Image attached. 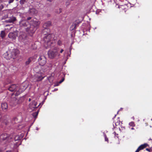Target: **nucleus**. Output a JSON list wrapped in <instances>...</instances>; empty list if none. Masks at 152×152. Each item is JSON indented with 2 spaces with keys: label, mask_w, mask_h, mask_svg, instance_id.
Returning a JSON list of instances; mask_svg holds the SVG:
<instances>
[{
  "label": "nucleus",
  "mask_w": 152,
  "mask_h": 152,
  "mask_svg": "<svg viewBox=\"0 0 152 152\" xmlns=\"http://www.w3.org/2000/svg\"><path fill=\"white\" fill-rule=\"evenodd\" d=\"M116 115H115V117Z\"/></svg>",
  "instance_id": "nucleus-53"
},
{
  "label": "nucleus",
  "mask_w": 152,
  "mask_h": 152,
  "mask_svg": "<svg viewBox=\"0 0 152 152\" xmlns=\"http://www.w3.org/2000/svg\"><path fill=\"white\" fill-rule=\"evenodd\" d=\"M28 13L31 15H33L37 13V10L34 8L30 9Z\"/></svg>",
  "instance_id": "nucleus-14"
},
{
  "label": "nucleus",
  "mask_w": 152,
  "mask_h": 152,
  "mask_svg": "<svg viewBox=\"0 0 152 152\" xmlns=\"http://www.w3.org/2000/svg\"><path fill=\"white\" fill-rule=\"evenodd\" d=\"M19 53L20 51L18 49H13L7 51L4 54V55L7 59H10L11 58L15 59L18 56Z\"/></svg>",
  "instance_id": "nucleus-2"
},
{
  "label": "nucleus",
  "mask_w": 152,
  "mask_h": 152,
  "mask_svg": "<svg viewBox=\"0 0 152 152\" xmlns=\"http://www.w3.org/2000/svg\"><path fill=\"white\" fill-rule=\"evenodd\" d=\"M48 56L49 57L53 58L57 56L59 57L60 56V54L57 51H51L48 53Z\"/></svg>",
  "instance_id": "nucleus-8"
},
{
  "label": "nucleus",
  "mask_w": 152,
  "mask_h": 152,
  "mask_svg": "<svg viewBox=\"0 0 152 152\" xmlns=\"http://www.w3.org/2000/svg\"><path fill=\"white\" fill-rule=\"evenodd\" d=\"M48 26L49 25H50L51 24V23L50 22H48Z\"/></svg>",
  "instance_id": "nucleus-39"
},
{
  "label": "nucleus",
  "mask_w": 152,
  "mask_h": 152,
  "mask_svg": "<svg viewBox=\"0 0 152 152\" xmlns=\"http://www.w3.org/2000/svg\"><path fill=\"white\" fill-rule=\"evenodd\" d=\"M151 140V139H149V140Z\"/></svg>",
  "instance_id": "nucleus-51"
},
{
  "label": "nucleus",
  "mask_w": 152,
  "mask_h": 152,
  "mask_svg": "<svg viewBox=\"0 0 152 152\" xmlns=\"http://www.w3.org/2000/svg\"><path fill=\"white\" fill-rule=\"evenodd\" d=\"M76 25V24L75 23L73 24L70 27V30H73L74 29H75Z\"/></svg>",
  "instance_id": "nucleus-22"
},
{
  "label": "nucleus",
  "mask_w": 152,
  "mask_h": 152,
  "mask_svg": "<svg viewBox=\"0 0 152 152\" xmlns=\"http://www.w3.org/2000/svg\"><path fill=\"white\" fill-rule=\"evenodd\" d=\"M0 15L3 16L2 20L5 19L8 17V15L7 10H3L0 12Z\"/></svg>",
  "instance_id": "nucleus-11"
},
{
  "label": "nucleus",
  "mask_w": 152,
  "mask_h": 152,
  "mask_svg": "<svg viewBox=\"0 0 152 152\" xmlns=\"http://www.w3.org/2000/svg\"><path fill=\"white\" fill-rule=\"evenodd\" d=\"M6 152H12V151L11 150L7 151Z\"/></svg>",
  "instance_id": "nucleus-43"
},
{
  "label": "nucleus",
  "mask_w": 152,
  "mask_h": 152,
  "mask_svg": "<svg viewBox=\"0 0 152 152\" xmlns=\"http://www.w3.org/2000/svg\"><path fill=\"white\" fill-rule=\"evenodd\" d=\"M3 0H0V3L2 2Z\"/></svg>",
  "instance_id": "nucleus-44"
},
{
  "label": "nucleus",
  "mask_w": 152,
  "mask_h": 152,
  "mask_svg": "<svg viewBox=\"0 0 152 152\" xmlns=\"http://www.w3.org/2000/svg\"><path fill=\"white\" fill-rule=\"evenodd\" d=\"M113 133L115 135L116 133L115 132H114Z\"/></svg>",
  "instance_id": "nucleus-46"
},
{
  "label": "nucleus",
  "mask_w": 152,
  "mask_h": 152,
  "mask_svg": "<svg viewBox=\"0 0 152 152\" xmlns=\"http://www.w3.org/2000/svg\"><path fill=\"white\" fill-rule=\"evenodd\" d=\"M59 10L60 11L59 12H58V13H60L61 12V9H59Z\"/></svg>",
  "instance_id": "nucleus-40"
},
{
  "label": "nucleus",
  "mask_w": 152,
  "mask_h": 152,
  "mask_svg": "<svg viewBox=\"0 0 152 152\" xmlns=\"http://www.w3.org/2000/svg\"><path fill=\"white\" fill-rule=\"evenodd\" d=\"M19 23L20 26L25 27H27L29 25L28 22L25 20H21L20 22Z\"/></svg>",
  "instance_id": "nucleus-10"
},
{
  "label": "nucleus",
  "mask_w": 152,
  "mask_h": 152,
  "mask_svg": "<svg viewBox=\"0 0 152 152\" xmlns=\"http://www.w3.org/2000/svg\"><path fill=\"white\" fill-rule=\"evenodd\" d=\"M49 35H49V34H48V37H49Z\"/></svg>",
  "instance_id": "nucleus-50"
},
{
  "label": "nucleus",
  "mask_w": 152,
  "mask_h": 152,
  "mask_svg": "<svg viewBox=\"0 0 152 152\" xmlns=\"http://www.w3.org/2000/svg\"><path fill=\"white\" fill-rule=\"evenodd\" d=\"M32 59V58L30 57L28 59V60L26 62L25 64L26 65H28L31 61Z\"/></svg>",
  "instance_id": "nucleus-20"
},
{
  "label": "nucleus",
  "mask_w": 152,
  "mask_h": 152,
  "mask_svg": "<svg viewBox=\"0 0 152 152\" xmlns=\"http://www.w3.org/2000/svg\"><path fill=\"white\" fill-rule=\"evenodd\" d=\"M50 74V75L48 76V80H49L50 83H52L54 79V73H49V75Z\"/></svg>",
  "instance_id": "nucleus-13"
},
{
  "label": "nucleus",
  "mask_w": 152,
  "mask_h": 152,
  "mask_svg": "<svg viewBox=\"0 0 152 152\" xmlns=\"http://www.w3.org/2000/svg\"><path fill=\"white\" fill-rule=\"evenodd\" d=\"M17 36V33L15 31L10 33L8 35V37L12 40L15 39Z\"/></svg>",
  "instance_id": "nucleus-7"
},
{
  "label": "nucleus",
  "mask_w": 152,
  "mask_h": 152,
  "mask_svg": "<svg viewBox=\"0 0 152 152\" xmlns=\"http://www.w3.org/2000/svg\"><path fill=\"white\" fill-rule=\"evenodd\" d=\"M38 113V111H37V112L33 113L32 114V115L34 118H36L37 116Z\"/></svg>",
  "instance_id": "nucleus-28"
},
{
  "label": "nucleus",
  "mask_w": 152,
  "mask_h": 152,
  "mask_svg": "<svg viewBox=\"0 0 152 152\" xmlns=\"http://www.w3.org/2000/svg\"><path fill=\"white\" fill-rule=\"evenodd\" d=\"M132 118H133V119L134 120V117H132Z\"/></svg>",
  "instance_id": "nucleus-49"
},
{
  "label": "nucleus",
  "mask_w": 152,
  "mask_h": 152,
  "mask_svg": "<svg viewBox=\"0 0 152 152\" xmlns=\"http://www.w3.org/2000/svg\"><path fill=\"white\" fill-rule=\"evenodd\" d=\"M18 88V85L12 84L9 87L8 90L10 91L13 92L14 91H17Z\"/></svg>",
  "instance_id": "nucleus-9"
},
{
  "label": "nucleus",
  "mask_w": 152,
  "mask_h": 152,
  "mask_svg": "<svg viewBox=\"0 0 152 152\" xmlns=\"http://www.w3.org/2000/svg\"><path fill=\"white\" fill-rule=\"evenodd\" d=\"M122 108H121V110H122Z\"/></svg>",
  "instance_id": "nucleus-52"
},
{
  "label": "nucleus",
  "mask_w": 152,
  "mask_h": 152,
  "mask_svg": "<svg viewBox=\"0 0 152 152\" xmlns=\"http://www.w3.org/2000/svg\"><path fill=\"white\" fill-rule=\"evenodd\" d=\"M131 129H132V130H133V129H134V128H132Z\"/></svg>",
  "instance_id": "nucleus-47"
},
{
  "label": "nucleus",
  "mask_w": 152,
  "mask_h": 152,
  "mask_svg": "<svg viewBox=\"0 0 152 152\" xmlns=\"http://www.w3.org/2000/svg\"><path fill=\"white\" fill-rule=\"evenodd\" d=\"M146 150H147V151H148V150H149V149H148V148H147V149H146Z\"/></svg>",
  "instance_id": "nucleus-48"
},
{
  "label": "nucleus",
  "mask_w": 152,
  "mask_h": 152,
  "mask_svg": "<svg viewBox=\"0 0 152 152\" xmlns=\"http://www.w3.org/2000/svg\"><path fill=\"white\" fill-rule=\"evenodd\" d=\"M148 146V144L147 143H145L143 144L140 145L138 148L140 150L143 149Z\"/></svg>",
  "instance_id": "nucleus-16"
},
{
  "label": "nucleus",
  "mask_w": 152,
  "mask_h": 152,
  "mask_svg": "<svg viewBox=\"0 0 152 152\" xmlns=\"http://www.w3.org/2000/svg\"><path fill=\"white\" fill-rule=\"evenodd\" d=\"M31 99L30 98H29L28 100L30 102L31 101Z\"/></svg>",
  "instance_id": "nucleus-45"
},
{
  "label": "nucleus",
  "mask_w": 152,
  "mask_h": 152,
  "mask_svg": "<svg viewBox=\"0 0 152 152\" xmlns=\"http://www.w3.org/2000/svg\"><path fill=\"white\" fill-rule=\"evenodd\" d=\"M11 100L12 103L13 104H15L16 103L17 99L16 97L12 98Z\"/></svg>",
  "instance_id": "nucleus-21"
},
{
  "label": "nucleus",
  "mask_w": 152,
  "mask_h": 152,
  "mask_svg": "<svg viewBox=\"0 0 152 152\" xmlns=\"http://www.w3.org/2000/svg\"><path fill=\"white\" fill-rule=\"evenodd\" d=\"M0 36L2 38H3L5 36V33L4 31H1L0 34Z\"/></svg>",
  "instance_id": "nucleus-23"
},
{
  "label": "nucleus",
  "mask_w": 152,
  "mask_h": 152,
  "mask_svg": "<svg viewBox=\"0 0 152 152\" xmlns=\"http://www.w3.org/2000/svg\"><path fill=\"white\" fill-rule=\"evenodd\" d=\"M16 20V18L14 16H12L8 20H6L5 21V22L6 23H13Z\"/></svg>",
  "instance_id": "nucleus-12"
},
{
  "label": "nucleus",
  "mask_w": 152,
  "mask_h": 152,
  "mask_svg": "<svg viewBox=\"0 0 152 152\" xmlns=\"http://www.w3.org/2000/svg\"><path fill=\"white\" fill-rule=\"evenodd\" d=\"M129 126H135L134 123L133 122H131L129 123Z\"/></svg>",
  "instance_id": "nucleus-31"
},
{
  "label": "nucleus",
  "mask_w": 152,
  "mask_h": 152,
  "mask_svg": "<svg viewBox=\"0 0 152 152\" xmlns=\"http://www.w3.org/2000/svg\"><path fill=\"white\" fill-rule=\"evenodd\" d=\"M151 120L152 121V119H151Z\"/></svg>",
  "instance_id": "nucleus-54"
},
{
  "label": "nucleus",
  "mask_w": 152,
  "mask_h": 152,
  "mask_svg": "<svg viewBox=\"0 0 152 152\" xmlns=\"http://www.w3.org/2000/svg\"><path fill=\"white\" fill-rule=\"evenodd\" d=\"M104 137H105V141H107V142H108V138L107 137V136H106V134H104Z\"/></svg>",
  "instance_id": "nucleus-32"
},
{
  "label": "nucleus",
  "mask_w": 152,
  "mask_h": 152,
  "mask_svg": "<svg viewBox=\"0 0 152 152\" xmlns=\"http://www.w3.org/2000/svg\"><path fill=\"white\" fill-rule=\"evenodd\" d=\"M4 6L3 5L1 4L0 6V11L3 8Z\"/></svg>",
  "instance_id": "nucleus-33"
},
{
  "label": "nucleus",
  "mask_w": 152,
  "mask_h": 152,
  "mask_svg": "<svg viewBox=\"0 0 152 152\" xmlns=\"http://www.w3.org/2000/svg\"><path fill=\"white\" fill-rule=\"evenodd\" d=\"M140 151V150L139 149H138V148L135 152H139Z\"/></svg>",
  "instance_id": "nucleus-36"
},
{
  "label": "nucleus",
  "mask_w": 152,
  "mask_h": 152,
  "mask_svg": "<svg viewBox=\"0 0 152 152\" xmlns=\"http://www.w3.org/2000/svg\"><path fill=\"white\" fill-rule=\"evenodd\" d=\"M33 104L32 103H32H31L29 104V107L32 110H33L35 108H36V107H34Z\"/></svg>",
  "instance_id": "nucleus-24"
},
{
  "label": "nucleus",
  "mask_w": 152,
  "mask_h": 152,
  "mask_svg": "<svg viewBox=\"0 0 152 152\" xmlns=\"http://www.w3.org/2000/svg\"><path fill=\"white\" fill-rule=\"evenodd\" d=\"M43 27L44 29L43 30V32H44L45 30H47L48 28V23H45L43 26Z\"/></svg>",
  "instance_id": "nucleus-19"
},
{
  "label": "nucleus",
  "mask_w": 152,
  "mask_h": 152,
  "mask_svg": "<svg viewBox=\"0 0 152 152\" xmlns=\"http://www.w3.org/2000/svg\"><path fill=\"white\" fill-rule=\"evenodd\" d=\"M58 90L57 88H55L53 90H52L53 91H56Z\"/></svg>",
  "instance_id": "nucleus-38"
},
{
  "label": "nucleus",
  "mask_w": 152,
  "mask_h": 152,
  "mask_svg": "<svg viewBox=\"0 0 152 152\" xmlns=\"http://www.w3.org/2000/svg\"><path fill=\"white\" fill-rule=\"evenodd\" d=\"M44 101H43L42 102V103H40L39 104L37 107V103L35 101H32V103H33V104L34 107H36V108H37L38 107V106H39L40 105H42L43 104V103L44 102Z\"/></svg>",
  "instance_id": "nucleus-17"
},
{
  "label": "nucleus",
  "mask_w": 152,
  "mask_h": 152,
  "mask_svg": "<svg viewBox=\"0 0 152 152\" xmlns=\"http://www.w3.org/2000/svg\"><path fill=\"white\" fill-rule=\"evenodd\" d=\"M43 73L41 72H37L35 75V81H38L41 80L44 77Z\"/></svg>",
  "instance_id": "nucleus-3"
},
{
  "label": "nucleus",
  "mask_w": 152,
  "mask_h": 152,
  "mask_svg": "<svg viewBox=\"0 0 152 152\" xmlns=\"http://www.w3.org/2000/svg\"><path fill=\"white\" fill-rule=\"evenodd\" d=\"M40 24V21L37 20L36 18L31 20L29 25L30 27H28L26 28V31L29 33H34L39 28Z\"/></svg>",
  "instance_id": "nucleus-1"
},
{
  "label": "nucleus",
  "mask_w": 152,
  "mask_h": 152,
  "mask_svg": "<svg viewBox=\"0 0 152 152\" xmlns=\"http://www.w3.org/2000/svg\"><path fill=\"white\" fill-rule=\"evenodd\" d=\"M14 0H9V3L10 4L13 2Z\"/></svg>",
  "instance_id": "nucleus-34"
},
{
  "label": "nucleus",
  "mask_w": 152,
  "mask_h": 152,
  "mask_svg": "<svg viewBox=\"0 0 152 152\" xmlns=\"http://www.w3.org/2000/svg\"><path fill=\"white\" fill-rule=\"evenodd\" d=\"M120 121L119 120H118L117 122L115 123V126L119 125L120 124Z\"/></svg>",
  "instance_id": "nucleus-30"
},
{
  "label": "nucleus",
  "mask_w": 152,
  "mask_h": 152,
  "mask_svg": "<svg viewBox=\"0 0 152 152\" xmlns=\"http://www.w3.org/2000/svg\"><path fill=\"white\" fill-rule=\"evenodd\" d=\"M3 151V150L2 149H1V148H0V152H2V151Z\"/></svg>",
  "instance_id": "nucleus-42"
},
{
  "label": "nucleus",
  "mask_w": 152,
  "mask_h": 152,
  "mask_svg": "<svg viewBox=\"0 0 152 152\" xmlns=\"http://www.w3.org/2000/svg\"><path fill=\"white\" fill-rule=\"evenodd\" d=\"M23 137L22 135H20V136L19 135H18L15 136L14 139L15 141H17L23 138Z\"/></svg>",
  "instance_id": "nucleus-18"
},
{
  "label": "nucleus",
  "mask_w": 152,
  "mask_h": 152,
  "mask_svg": "<svg viewBox=\"0 0 152 152\" xmlns=\"http://www.w3.org/2000/svg\"><path fill=\"white\" fill-rule=\"evenodd\" d=\"M8 121L9 119L7 118L3 120V123H4L6 125H7L9 122Z\"/></svg>",
  "instance_id": "nucleus-25"
},
{
  "label": "nucleus",
  "mask_w": 152,
  "mask_h": 152,
  "mask_svg": "<svg viewBox=\"0 0 152 152\" xmlns=\"http://www.w3.org/2000/svg\"><path fill=\"white\" fill-rule=\"evenodd\" d=\"M31 17H28L27 18V21L30 20H31Z\"/></svg>",
  "instance_id": "nucleus-35"
},
{
  "label": "nucleus",
  "mask_w": 152,
  "mask_h": 152,
  "mask_svg": "<svg viewBox=\"0 0 152 152\" xmlns=\"http://www.w3.org/2000/svg\"><path fill=\"white\" fill-rule=\"evenodd\" d=\"M64 51V50L63 49H61L60 51V52L61 53H62Z\"/></svg>",
  "instance_id": "nucleus-41"
},
{
  "label": "nucleus",
  "mask_w": 152,
  "mask_h": 152,
  "mask_svg": "<svg viewBox=\"0 0 152 152\" xmlns=\"http://www.w3.org/2000/svg\"><path fill=\"white\" fill-rule=\"evenodd\" d=\"M38 61L40 65L43 66L46 63L47 60L44 56H41L38 58Z\"/></svg>",
  "instance_id": "nucleus-5"
},
{
  "label": "nucleus",
  "mask_w": 152,
  "mask_h": 152,
  "mask_svg": "<svg viewBox=\"0 0 152 152\" xmlns=\"http://www.w3.org/2000/svg\"><path fill=\"white\" fill-rule=\"evenodd\" d=\"M12 137L11 135H8L7 133L3 134L0 136V138L1 140H6L8 142H10V140L12 139Z\"/></svg>",
  "instance_id": "nucleus-4"
},
{
  "label": "nucleus",
  "mask_w": 152,
  "mask_h": 152,
  "mask_svg": "<svg viewBox=\"0 0 152 152\" xmlns=\"http://www.w3.org/2000/svg\"><path fill=\"white\" fill-rule=\"evenodd\" d=\"M64 78H63L61 79V80L60 81L58 82V83H56V84H55L54 85V86H58L59 84L62 83L64 81Z\"/></svg>",
  "instance_id": "nucleus-27"
},
{
  "label": "nucleus",
  "mask_w": 152,
  "mask_h": 152,
  "mask_svg": "<svg viewBox=\"0 0 152 152\" xmlns=\"http://www.w3.org/2000/svg\"><path fill=\"white\" fill-rule=\"evenodd\" d=\"M28 0H20V3L21 4H23L25 3Z\"/></svg>",
  "instance_id": "nucleus-29"
},
{
  "label": "nucleus",
  "mask_w": 152,
  "mask_h": 152,
  "mask_svg": "<svg viewBox=\"0 0 152 152\" xmlns=\"http://www.w3.org/2000/svg\"><path fill=\"white\" fill-rule=\"evenodd\" d=\"M26 88V87L24 86L23 84L21 85L20 87V88L15 94V96H18L20 94L23 92Z\"/></svg>",
  "instance_id": "nucleus-6"
},
{
  "label": "nucleus",
  "mask_w": 152,
  "mask_h": 152,
  "mask_svg": "<svg viewBox=\"0 0 152 152\" xmlns=\"http://www.w3.org/2000/svg\"><path fill=\"white\" fill-rule=\"evenodd\" d=\"M64 78H63L61 79V80L60 81L58 82V83H56V84H55L54 85V86H58L59 84L62 83L64 81Z\"/></svg>",
  "instance_id": "nucleus-26"
},
{
  "label": "nucleus",
  "mask_w": 152,
  "mask_h": 152,
  "mask_svg": "<svg viewBox=\"0 0 152 152\" xmlns=\"http://www.w3.org/2000/svg\"><path fill=\"white\" fill-rule=\"evenodd\" d=\"M58 44L59 45H60L61 44V42L60 41H58Z\"/></svg>",
  "instance_id": "nucleus-37"
},
{
  "label": "nucleus",
  "mask_w": 152,
  "mask_h": 152,
  "mask_svg": "<svg viewBox=\"0 0 152 152\" xmlns=\"http://www.w3.org/2000/svg\"><path fill=\"white\" fill-rule=\"evenodd\" d=\"M1 107L3 110L7 109L8 107L7 103L6 102L2 103L1 104Z\"/></svg>",
  "instance_id": "nucleus-15"
}]
</instances>
